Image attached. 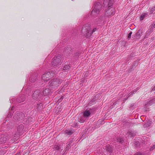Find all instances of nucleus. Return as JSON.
Instances as JSON below:
<instances>
[{
	"label": "nucleus",
	"instance_id": "obj_29",
	"mask_svg": "<svg viewBox=\"0 0 155 155\" xmlns=\"http://www.w3.org/2000/svg\"><path fill=\"white\" fill-rule=\"evenodd\" d=\"M137 89H136L135 90V91H134L131 94H130V93H129L128 94L129 95V97H130L131 96V95H132L133 94H134V92H136V91H137Z\"/></svg>",
	"mask_w": 155,
	"mask_h": 155
},
{
	"label": "nucleus",
	"instance_id": "obj_22",
	"mask_svg": "<svg viewBox=\"0 0 155 155\" xmlns=\"http://www.w3.org/2000/svg\"><path fill=\"white\" fill-rule=\"evenodd\" d=\"M70 68V67L69 65H66L63 68V70H67L69 69Z\"/></svg>",
	"mask_w": 155,
	"mask_h": 155
},
{
	"label": "nucleus",
	"instance_id": "obj_20",
	"mask_svg": "<svg viewBox=\"0 0 155 155\" xmlns=\"http://www.w3.org/2000/svg\"><path fill=\"white\" fill-rule=\"evenodd\" d=\"M147 15V14L146 13H143L140 17V20H142L145 18V16Z\"/></svg>",
	"mask_w": 155,
	"mask_h": 155
},
{
	"label": "nucleus",
	"instance_id": "obj_39",
	"mask_svg": "<svg viewBox=\"0 0 155 155\" xmlns=\"http://www.w3.org/2000/svg\"><path fill=\"white\" fill-rule=\"evenodd\" d=\"M15 155H19V154H18V153L16 154Z\"/></svg>",
	"mask_w": 155,
	"mask_h": 155
},
{
	"label": "nucleus",
	"instance_id": "obj_43",
	"mask_svg": "<svg viewBox=\"0 0 155 155\" xmlns=\"http://www.w3.org/2000/svg\"><path fill=\"white\" fill-rule=\"evenodd\" d=\"M77 125V124H76H76L75 125V126H76Z\"/></svg>",
	"mask_w": 155,
	"mask_h": 155
},
{
	"label": "nucleus",
	"instance_id": "obj_17",
	"mask_svg": "<svg viewBox=\"0 0 155 155\" xmlns=\"http://www.w3.org/2000/svg\"><path fill=\"white\" fill-rule=\"evenodd\" d=\"M90 115V112L89 110L85 111L84 114V116L85 117H87Z\"/></svg>",
	"mask_w": 155,
	"mask_h": 155
},
{
	"label": "nucleus",
	"instance_id": "obj_26",
	"mask_svg": "<svg viewBox=\"0 0 155 155\" xmlns=\"http://www.w3.org/2000/svg\"><path fill=\"white\" fill-rule=\"evenodd\" d=\"M36 79V78H31L30 79V81L31 82H34L35 81Z\"/></svg>",
	"mask_w": 155,
	"mask_h": 155
},
{
	"label": "nucleus",
	"instance_id": "obj_28",
	"mask_svg": "<svg viewBox=\"0 0 155 155\" xmlns=\"http://www.w3.org/2000/svg\"><path fill=\"white\" fill-rule=\"evenodd\" d=\"M84 121L83 117L81 118L80 119V122L81 123H83Z\"/></svg>",
	"mask_w": 155,
	"mask_h": 155
},
{
	"label": "nucleus",
	"instance_id": "obj_7",
	"mask_svg": "<svg viewBox=\"0 0 155 155\" xmlns=\"http://www.w3.org/2000/svg\"><path fill=\"white\" fill-rule=\"evenodd\" d=\"M53 73L50 72L44 74L42 76V79L44 81H47L51 78L53 76Z\"/></svg>",
	"mask_w": 155,
	"mask_h": 155
},
{
	"label": "nucleus",
	"instance_id": "obj_4",
	"mask_svg": "<svg viewBox=\"0 0 155 155\" xmlns=\"http://www.w3.org/2000/svg\"><path fill=\"white\" fill-rule=\"evenodd\" d=\"M62 61L61 58L60 56H58L53 58L51 64L53 66H58L61 64Z\"/></svg>",
	"mask_w": 155,
	"mask_h": 155
},
{
	"label": "nucleus",
	"instance_id": "obj_34",
	"mask_svg": "<svg viewBox=\"0 0 155 155\" xmlns=\"http://www.w3.org/2000/svg\"><path fill=\"white\" fill-rule=\"evenodd\" d=\"M136 155H142L141 153H138L136 154Z\"/></svg>",
	"mask_w": 155,
	"mask_h": 155
},
{
	"label": "nucleus",
	"instance_id": "obj_36",
	"mask_svg": "<svg viewBox=\"0 0 155 155\" xmlns=\"http://www.w3.org/2000/svg\"><path fill=\"white\" fill-rule=\"evenodd\" d=\"M37 105L38 106H40L41 105V104L40 103H38Z\"/></svg>",
	"mask_w": 155,
	"mask_h": 155
},
{
	"label": "nucleus",
	"instance_id": "obj_16",
	"mask_svg": "<svg viewBox=\"0 0 155 155\" xmlns=\"http://www.w3.org/2000/svg\"><path fill=\"white\" fill-rule=\"evenodd\" d=\"M152 32L151 30H148L146 32V34L145 36V38H147L150 35Z\"/></svg>",
	"mask_w": 155,
	"mask_h": 155
},
{
	"label": "nucleus",
	"instance_id": "obj_13",
	"mask_svg": "<svg viewBox=\"0 0 155 155\" xmlns=\"http://www.w3.org/2000/svg\"><path fill=\"white\" fill-rule=\"evenodd\" d=\"M104 6L110 7L112 4V2L111 0H104Z\"/></svg>",
	"mask_w": 155,
	"mask_h": 155
},
{
	"label": "nucleus",
	"instance_id": "obj_41",
	"mask_svg": "<svg viewBox=\"0 0 155 155\" xmlns=\"http://www.w3.org/2000/svg\"><path fill=\"white\" fill-rule=\"evenodd\" d=\"M13 108H12V109H11V110H13Z\"/></svg>",
	"mask_w": 155,
	"mask_h": 155
},
{
	"label": "nucleus",
	"instance_id": "obj_14",
	"mask_svg": "<svg viewBox=\"0 0 155 155\" xmlns=\"http://www.w3.org/2000/svg\"><path fill=\"white\" fill-rule=\"evenodd\" d=\"M6 136L4 135H2L0 137V142L1 143H4L7 140L8 138H6Z\"/></svg>",
	"mask_w": 155,
	"mask_h": 155
},
{
	"label": "nucleus",
	"instance_id": "obj_40",
	"mask_svg": "<svg viewBox=\"0 0 155 155\" xmlns=\"http://www.w3.org/2000/svg\"><path fill=\"white\" fill-rule=\"evenodd\" d=\"M70 144V143H69V144H68V146H69Z\"/></svg>",
	"mask_w": 155,
	"mask_h": 155
},
{
	"label": "nucleus",
	"instance_id": "obj_6",
	"mask_svg": "<svg viewBox=\"0 0 155 155\" xmlns=\"http://www.w3.org/2000/svg\"><path fill=\"white\" fill-rule=\"evenodd\" d=\"M41 91L39 90L35 91L32 95V97L34 100H39L42 96Z\"/></svg>",
	"mask_w": 155,
	"mask_h": 155
},
{
	"label": "nucleus",
	"instance_id": "obj_1",
	"mask_svg": "<svg viewBox=\"0 0 155 155\" xmlns=\"http://www.w3.org/2000/svg\"><path fill=\"white\" fill-rule=\"evenodd\" d=\"M61 83V81L58 79H53L49 82L48 85L51 88L55 89L59 86V84Z\"/></svg>",
	"mask_w": 155,
	"mask_h": 155
},
{
	"label": "nucleus",
	"instance_id": "obj_11",
	"mask_svg": "<svg viewBox=\"0 0 155 155\" xmlns=\"http://www.w3.org/2000/svg\"><path fill=\"white\" fill-rule=\"evenodd\" d=\"M155 103V98H153L152 100H148L146 101L145 102V106L147 107Z\"/></svg>",
	"mask_w": 155,
	"mask_h": 155
},
{
	"label": "nucleus",
	"instance_id": "obj_12",
	"mask_svg": "<svg viewBox=\"0 0 155 155\" xmlns=\"http://www.w3.org/2000/svg\"><path fill=\"white\" fill-rule=\"evenodd\" d=\"M21 135L19 134L16 133L13 137V139H12L11 140V142L13 143L15 141L17 140L19 138V136Z\"/></svg>",
	"mask_w": 155,
	"mask_h": 155
},
{
	"label": "nucleus",
	"instance_id": "obj_25",
	"mask_svg": "<svg viewBox=\"0 0 155 155\" xmlns=\"http://www.w3.org/2000/svg\"><path fill=\"white\" fill-rule=\"evenodd\" d=\"M54 148L55 149V150H58L60 149V147L59 146H58V145H55Z\"/></svg>",
	"mask_w": 155,
	"mask_h": 155
},
{
	"label": "nucleus",
	"instance_id": "obj_42",
	"mask_svg": "<svg viewBox=\"0 0 155 155\" xmlns=\"http://www.w3.org/2000/svg\"><path fill=\"white\" fill-rule=\"evenodd\" d=\"M144 126L147 127V125H144Z\"/></svg>",
	"mask_w": 155,
	"mask_h": 155
},
{
	"label": "nucleus",
	"instance_id": "obj_33",
	"mask_svg": "<svg viewBox=\"0 0 155 155\" xmlns=\"http://www.w3.org/2000/svg\"><path fill=\"white\" fill-rule=\"evenodd\" d=\"M12 113H9L8 114V117H11V116H12Z\"/></svg>",
	"mask_w": 155,
	"mask_h": 155
},
{
	"label": "nucleus",
	"instance_id": "obj_19",
	"mask_svg": "<svg viewBox=\"0 0 155 155\" xmlns=\"http://www.w3.org/2000/svg\"><path fill=\"white\" fill-rule=\"evenodd\" d=\"M65 132L66 134L70 135L74 132V131L71 130H67L65 131Z\"/></svg>",
	"mask_w": 155,
	"mask_h": 155
},
{
	"label": "nucleus",
	"instance_id": "obj_37",
	"mask_svg": "<svg viewBox=\"0 0 155 155\" xmlns=\"http://www.w3.org/2000/svg\"><path fill=\"white\" fill-rule=\"evenodd\" d=\"M136 145H138L139 143L138 142H136Z\"/></svg>",
	"mask_w": 155,
	"mask_h": 155
},
{
	"label": "nucleus",
	"instance_id": "obj_9",
	"mask_svg": "<svg viewBox=\"0 0 155 155\" xmlns=\"http://www.w3.org/2000/svg\"><path fill=\"white\" fill-rule=\"evenodd\" d=\"M105 17L104 16L100 17L96 19L95 23L97 24H102L104 22Z\"/></svg>",
	"mask_w": 155,
	"mask_h": 155
},
{
	"label": "nucleus",
	"instance_id": "obj_27",
	"mask_svg": "<svg viewBox=\"0 0 155 155\" xmlns=\"http://www.w3.org/2000/svg\"><path fill=\"white\" fill-rule=\"evenodd\" d=\"M132 34V31H131L130 32L129 34H128V39H130V38H131V34Z\"/></svg>",
	"mask_w": 155,
	"mask_h": 155
},
{
	"label": "nucleus",
	"instance_id": "obj_18",
	"mask_svg": "<svg viewBox=\"0 0 155 155\" xmlns=\"http://www.w3.org/2000/svg\"><path fill=\"white\" fill-rule=\"evenodd\" d=\"M127 135L130 137L134 136L135 135V134L134 133V132L132 131H129L127 133Z\"/></svg>",
	"mask_w": 155,
	"mask_h": 155
},
{
	"label": "nucleus",
	"instance_id": "obj_23",
	"mask_svg": "<svg viewBox=\"0 0 155 155\" xmlns=\"http://www.w3.org/2000/svg\"><path fill=\"white\" fill-rule=\"evenodd\" d=\"M107 150L109 152H111L112 150V147L110 146H107Z\"/></svg>",
	"mask_w": 155,
	"mask_h": 155
},
{
	"label": "nucleus",
	"instance_id": "obj_5",
	"mask_svg": "<svg viewBox=\"0 0 155 155\" xmlns=\"http://www.w3.org/2000/svg\"><path fill=\"white\" fill-rule=\"evenodd\" d=\"M115 9L113 7H108L105 13V15L107 16H111L115 14Z\"/></svg>",
	"mask_w": 155,
	"mask_h": 155
},
{
	"label": "nucleus",
	"instance_id": "obj_3",
	"mask_svg": "<svg viewBox=\"0 0 155 155\" xmlns=\"http://www.w3.org/2000/svg\"><path fill=\"white\" fill-rule=\"evenodd\" d=\"M84 28L86 31V36L88 38L90 37L91 34L97 30L96 28H94L92 30H91V26L89 24H87L84 26Z\"/></svg>",
	"mask_w": 155,
	"mask_h": 155
},
{
	"label": "nucleus",
	"instance_id": "obj_2",
	"mask_svg": "<svg viewBox=\"0 0 155 155\" xmlns=\"http://www.w3.org/2000/svg\"><path fill=\"white\" fill-rule=\"evenodd\" d=\"M101 5L100 2H97L94 5V8L91 12L92 16L97 15L101 10Z\"/></svg>",
	"mask_w": 155,
	"mask_h": 155
},
{
	"label": "nucleus",
	"instance_id": "obj_35",
	"mask_svg": "<svg viewBox=\"0 0 155 155\" xmlns=\"http://www.w3.org/2000/svg\"><path fill=\"white\" fill-rule=\"evenodd\" d=\"M155 90V86L152 88V91Z\"/></svg>",
	"mask_w": 155,
	"mask_h": 155
},
{
	"label": "nucleus",
	"instance_id": "obj_38",
	"mask_svg": "<svg viewBox=\"0 0 155 155\" xmlns=\"http://www.w3.org/2000/svg\"><path fill=\"white\" fill-rule=\"evenodd\" d=\"M153 27L155 28V24H154V25H153Z\"/></svg>",
	"mask_w": 155,
	"mask_h": 155
},
{
	"label": "nucleus",
	"instance_id": "obj_21",
	"mask_svg": "<svg viewBox=\"0 0 155 155\" xmlns=\"http://www.w3.org/2000/svg\"><path fill=\"white\" fill-rule=\"evenodd\" d=\"M19 99H20V100L19 99L17 101L19 103H21V102L25 100V98L24 97H20Z\"/></svg>",
	"mask_w": 155,
	"mask_h": 155
},
{
	"label": "nucleus",
	"instance_id": "obj_8",
	"mask_svg": "<svg viewBox=\"0 0 155 155\" xmlns=\"http://www.w3.org/2000/svg\"><path fill=\"white\" fill-rule=\"evenodd\" d=\"M24 115L22 113H19L16 114L14 116V118L15 120H20L23 118Z\"/></svg>",
	"mask_w": 155,
	"mask_h": 155
},
{
	"label": "nucleus",
	"instance_id": "obj_24",
	"mask_svg": "<svg viewBox=\"0 0 155 155\" xmlns=\"http://www.w3.org/2000/svg\"><path fill=\"white\" fill-rule=\"evenodd\" d=\"M154 11H155V6L150 9V14H153Z\"/></svg>",
	"mask_w": 155,
	"mask_h": 155
},
{
	"label": "nucleus",
	"instance_id": "obj_31",
	"mask_svg": "<svg viewBox=\"0 0 155 155\" xmlns=\"http://www.w3.org/2000/svg\"><path fill=\"white\" fill-rule=\"evenodd\" d=\"M154 148H155V144L154 145H153V146L150 148V150H153Z\"/></svg>",
	"mask_w": 155,
	"mask_h": 155
},
{
	"label": "nucleus",
	"instance_id": "obj_44",
	"mask_svg": "<svg viewBox=\"0 0 155 155\" xmlns=\"http://www.w3.org/2000/svg\"><path fill=\"white\" fill-rule=\"evenodd\" d=\"M0 155H1V154H0Z\"/></svg>",
	"mask_w": 155,
	"mask_h": 155
},
{
	"label": "nucleus",
	"instance_id": "obj_15",
	"mask_svg": "<svg viewBox=\"0 0 155 155\" xmlns=\"http://www.w3.org/2000/svg\"><path fill=\"white\" fill-rule=\"evenodd\" d=\"M51 91L49 88H45L43 91V94L44 95H48Z\"/></svg>",
	"mask_w": 155,
	"mask_h": 155
},
{
	"label": "nucleus",
	"instance_id": "obj_30",
	"mask_svg": "<svg viewBox=\"0 0 155 155\" xmlns=\"http://www.w3.org/2000/svg\"><path fill=\"white\" fill-rule=\"evenodd\" d=\"M117 141L120 142H122V141L123 140L121 138H118L117 139Z\"/></svg>",
	"mask_w": 155,
	"mask_h": 155
},
{
	"label": "nucleus",
	"instance_id": "obj_10",
	"mask_svg": "<svg viewBox=\"0 0 155 155\" xmlns=\"http://www.w3.org/2000/svg\"><path fill=\"white\" fill-rule=\"evenodd\" d=\"M17 131L16 132V133L18 134H19L22 135L23 133V129L24 126L22 124H21L18 125L17 127Z\"/></svg>",
	"mask_w": 155,
	"mask_h": 155
},
{
	"label": "nucleus",
	"instance_id": "obj_32",
	"mask_svg": "<svg viewBox=\"0 0 155 155\" xmlns=\"http://www.w3.org/2000/svg\"><path fill=\"white\" fill-rule=\"evenodd\" d=\"M63 99V97H62L60 99H58V101H59V102H60V101H61Z\"/></svg>",
	"mask_w": 155,
	"mask_h": 155
}]
</instances>
